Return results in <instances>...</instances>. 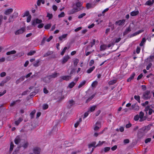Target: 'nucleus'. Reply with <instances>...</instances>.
<instances>
[{
	"instance_id": "nucleus-13",
	"label": "nucleus",
	"mask_w": 154,
	"mask_h": 154,
	"mask_svg": "<svg viewBox=\"0 0 154 154\" xmlns=\"http://www.w3.org/2000/svg\"><path fill=\"white\" fill-rule=\"evenodd\" d=\"M100 127V124L99 122H97L95 125V126L94 128V130L95 131L99 129Z\"/></svg>"
},
{
	"instance_id": "nucleus-4",
	"label": "nucleus",
	"mask_w": 154,
	"mask_h": 154,
	"mask_svg": "<svg viewBox=\"0 0 154 154\" xmlns=\"http://www.w3.org/2000/svg\"><path fill=\"white\" fill-rule=\"evenodd\" d=\"M151 96L150 91H146L143 94V98L145 99H148Z\"/></svg>"
},
{
	"instance_id": "nucleus-53",
	"label": "nucleus",
	"mask_w": 154,
	"mask_h": 154,
	"mask_svg": "<svg viewBox=\"0 0 154 154\" xmlns=\"http://www.w3.org/2000/svg\"><path fill=\"white\" fill-rule=\"evenodd\" d=\"M140 118L139 116L138 115H136L134 117V120L135 121H137Z\"/></svg>"
},
{
	"instance_id": "nucleus-31",
	"label": "nucleus",
	"mask_w": 154,
	"mask_h": 154,
	"mask_svg": "<svg viewBox=\"0 0 154 154\" xmlns=\"http://www.w3.org/2000/svg\"><path fill=\"white\" fill-rule=\"evenodd\" d=\"M153 56H150L146 60V62H151L152 61V60L153 58Z\"/></svg>"
},
{
	"instance_id": "nucleus-42",
	"label": "nucleus",
	"mask_w": 154,
	"mask_h": 154,
	"mask_svg": "<svg viewBox=\"0 0 154 154\" xmlns=\"http://www.w3.org/2000/svg\"><path fill=\"white\" fill-rule=\"evenodd\" d=\"M47 17H48L49 19H51L52 18L53 15L52 14H50L49 13H48L47 14Z\"/></svg>"
},
{
	"instance_id": "nucleus-48",
	"label": "nucleus",
	"mask_w": 154,
	"mask_h": 154,
	"mask_svg": "<svg viewBox=\"0 0 154 154\" xmlns=\"http://www.w3.org/2000/svg\"><path fill=\"white\" fill-rule=\"evenodd\" d=\"M95 95L94 94H93L91 95V96L89 97L86 101V102H87L91 100L92 99H93L94 97L95 96Z\"/></svg>"
},
{
	"instance_id": "nucleus-38",
	"label": "nucleus",
	"mask_w": 154,
	"mask_h": 154,
	"mask_svg": "<svg viewBox=\"0 0 154 154\" xmlns=\"http://www.w3.org/2000/svg\"><path fill=\"white\" fill-rule=\"evenodd\" d=\"M28 145V143L27 142L25 141L23 144V145L22 146L24 148H26L27 147Z\"/></svg>"
},
{
	"instance_id": "nucleus-54",
	"label": "nucleus",
	"mask_w": 154,
	"mask_h": 154,
	"mask_svg": "<svg viewBox=\"0 0 154 154\" xmlns=\"http://www.w3.org/2000/svg\"><path fill=\"white\" fill-rule=\"evenodd\" d=\"M104 141H103L101 142L100 141H99V143L97 145H96V146H99L100 145H103V144L105 143Z\"/></svg>"
},
{
	"instance_id": "nucleus-40",
	"label": "nucleus",
	"mask_w": 154,
	"mask_h": 154,
	"mask_svg": "<svg viewBox=\"0 0 154 154\" xmlns=\"http://www.w3.org/2000/svg\"><path fill=\"white\" fill-rule=\"evenodd\" d=\"M22 120V119L21 118H20L17 121H16L15 122V123L16 125H18Z\"/></svg>"
},
{
	"instance_id": "nucleus-28",
	"label": "nucleus",
	"mask_w": 154,
	"mask_h": 154,
	"mask_svg": "<svg viewBox=\"0 0 154 154\" xmlns=\"http://www.w3.org/2000/svg\"><path fill=\"white\" fill-rule=\"evenodd\" d=\"M135 75V74L134 73H133L130 77L127 79V81L128 82L131 81L134 78Z\"/></svg>"
},
{
	"instance_id": "nucleus-10",
	"label": "nucleus",
	"mask_w": 154,
	"mask_h": 154,
	"mask_svg": "<svg viewBox=\"0 0 154 154\" xmlns=\"http://www.w3.org/2000/svg\"><path fill=\"white\" fill-rule=\"evenodd\" d=\"M125 21V20H119L116 22L115 23L116 24L118 25L119 26H121L124 24V23Z\"/></svg>"
},
{
	"instance_id": "nucleus-22",
	"label": "nucleus",
	"mask_w": 154,
	"mask_h": 154,
	"mask_svg": "<svg viewBox=\"0 0 154 154\" xmlns=\"http://www.w3.org/2000/svg\"><path fill=\"white\" fill-rule=\"evenodd\" d=\"M95 68L94 66H93L88 69L87 71V72L88 73H91Z\"/></svg>"
},
{
	"instance_id": "nucleus-47",
	"label": "nucleus",
	"mask_w": 154,
	"mask_h": 154,
	"mask_svg": "<svg viewBox=\"0 0 154 154\" xmlns=\"http://www.w3.org/2000/svg\"><path fill=\"white\" fill-rule=\"evenodd\" d=\"M48 104H44L43 105L42 108L44 109H46L48 108Z\"/></svg>"
},
{
	"instance_id": "nucleus-43",
	"label": "nucleus",
	"mask_w": 154,
	"mask_h": 154,
	"mask_svg": "<svg viewBox=\"0 0 154 154\" xmlns=\"http://www.w3.org/2000/svg\"><path fill=\"white\" fill-rule=\"evenodd\" d=\"M116 82V80H112L110 81L109 82V85H113L114 84H115Z\"/></svg>"
},
{
	"instance_id": "nucleus-50",
	"label": "nucleus",
	"mask_w": 154,
	"mask_h": 154,
	"mask_svg": "<svg viewBox=\"0 0 154 154\" xmlns=\"http://www.w3.org/2000/svg\"><path fill=\"white\" fill-rule=\"evenodd\" d=\"M65 15V14L64 12H62L61 13L58 15V17L59 18L62 17H64Z\"/></svg>"
},
{
	"instance_id": "nucleus-30",
	"label": "nucleus",
	"mask_w": 154,
	"mask_h": 154,
	"mask_svg": "<svg viewBox=\"0 0 154 154\" xmlns=\"http://www.w3.org/2000/svg\"><path fill=\"white\" fill-rule=\"evenodd\" d=\"M40 62L39 60H37L35 62L33 63V64L34 66L35 67H38L39 66V63Z\"/></svg>"
},
{
	"instance_id": "nucleus-25",
	"label": "nucleus",
	"mask_w": 154,
	"mask_h": 154,
	"mask_svg": "<svg viewBox=\"0 0 154 154\" xmlns=\"http://www.w3.org/2000/svg\"><path fill=\"white\" fill-rule=\"evenodd\" d=\"M96 143L95 142H93L91 144H89L88 147L89 148H90L92 147H95L96 146H96Z\"/></svg>"
},
{
	"instance_id": "nucleus-64",
	"label": "nucleus",
	"mask_w": 154,
	"mask_h": 154,
	"mask_svg": "<svg viewBox=\"0 0 154 154\" xmlns=\"http://www.w3.org/2000/svg\"><path fill=\"white\" fill-rule=\"evenodd\" d=\"M151 140V139L150 138H148L146 139L145 140V142L146 143H148L150 142Z\"/></svg>"
},
{
	"instance_id": "nucleus-26",
	"label": "nucleus",
	"mask_w": 154,
	"mask_h": 154,
	"mask_svg": "<svg viewBox=\"0 0 154 154\" xmlns=\"http://www.w3.org/2000/svg\"><path fill=\"white\" fill-rule=\"evenodd\" d=\"M15 18H16V17H15L13 14L12 15L10 16L9 18V22L10 23L11 22H13Z\"/></svg>"
},
{
	"instance_id": "nucleus-2",
	"label": "nucleus",
	"mask_w": 154,
	"mask_h": 154,
	"mask_svg": "<svg viewBox=\"0 0 154 154\" xmlns=\"http://www.w3.org/2000/svg\"><path fill=\"white\" fill-rule=\"evenodd\" d=\"M53 38V36L51 35L48 38H47V36L46 35L44 36L41 42V44L43 45L45 43V42H49Z\"/></svg>"
},
{
	"instance_id": "nucleus-60",
	"label": "nucleus",
	"mask_w": 154,
	"mask_h": 154,
	"mask_svg": "<svg viewBox=\"0 0 154 154\" xmlns=\"http://www.w3.org/2000/svg\"><path fill=\"white\" fill-rule=\"evenodd\" d=\"M94 63V61L93 60H91L89 63V65L90 66H91Z\"/></svg>"
},
{
	"instance_id": "nucleus-6",
	"label": "nucleus",
	"mask_w": 154,
	"mask_h": 154,
	"mask_svg": "<svg viewBox=\"0 0 154 154\" xmlns=\"http://www.w3.org/2000/svg\"><path fill=\"white\" fill-rule=\"evenodd\" d=\"M69 59L70 57L69 55H67L65 56L61 60V62L62 64H64L66 63Z\"/></svg>"
},
{
	"instance_id": "nucleus-12",
	"label": "nucleus",
	"mask_w": 154,
	"mask_h": 154,
	"mask_svg": "<svg viewBox=\"0 0 154 154\" xmlns=\"http://www.w3.org/2000/svg\"><path fill=\"white\" fill-rule=\"evenodd\" d=\"M12 8H10L6 10L4 12V14L6 15H8L11 14L13 11Z\"/></svg>"
},
{
	"instance_id": "nucleus-49",
	"label": "nucleus",
	"mask_w": 154,
	"mask_h": 154,
	"mask_svg": "<svg viewBox=\"0 0 154 154\" xmlns=\"http://www.w3.org/2000/svg\"><path fill=\"white\" fill-rule=\"evenodd\" d=\"M14 145L13 143V142H11L10 144V151H11L13 150L14 148Z\"/></svg>"
},
{
	"instance_id": "nucleus-57",
	"label": "nucleus",
	"mask_w": 154,
	"mask_h": 154,
	"mask_svg": "<svg viewBox=\"0 0 154 154\" xmlns=\"http://www.w3.org/2000/svg\"><path fill=\"white\" fill-rule=\"evenodd\" d=\"M31 18V15H29L28 16L27 18V22H29L30 21Z\"/></svg>"
},
{
	"instance_id": "nucleus-44",
	"label": "nucleus",
	"mask_w": 154,
	"mask_h": 154,
	"mask_svg": "<svg viewBox=\"0 0 154 154\" xmlns=\"http://www.w3.org/2000/svg\"><path fill=\"white\" fill-rule=\"evenodd\" d=\"M97 82L96 81L94 82L92 84L91 86L92 87H95L97 84Z\"/></svg>"
},
{
	"instance_id": "nucleus-19",
	"label": "nucleus",
	"mask_w": 154,
	"mask_h": 154,
	"mask_svg": "<svg viewBox=\"0 0 154 154\" xmlns=\"http://www.w3.org/2000/svg\"><path fill=\"white\" fill-rule=\"evenodd\" d=\"M154 3V0L151 1L150 0H148L146 2L145 5H151Z\"/></svg>"
},
{
	"instance_id": "nucleus-7",
	"label": "nucleus",
	"mask_w": 154,
	"mask_h": 154,
	"mask_svg": "<svg viewBox=\"0 0 154 154\" xmlns=\"http://www.w3.org/2000/svg\"><path fill=\"white\" fill-rule=\"evenodd\" d=\"M33 153L35 154H40L41 152V149L37 147H34L32 149Z\"/></svg>"
},
{
	"instance_id": "nucleus-61",
	"label": "nucleus",
	"mask_w": 154,
	"mask_h": 154,
	"mask_svg": "<svg viewBox=\"0 0 154 154\" xmlns=\"http://www.w3.org/2000/svg\"><path fill=\"white\" fill-rule=\"evenodd\" d=\"M6 75V73L5 72H2L0 74V76L1 77H3L5 76Z\"/></svg>"
},
{
	"instance_id": "nucleus-21",
	"label": "nucleus",
	"mask_w": 154,
	"mask_h": 154,
	"mask_svg": "<svg viewBox=\"0 0 154 154\" xmlns=\"http://www.w3.org/2000/svg\"><path fill=\"white\" fill-rule=\"evenodd\" d=\"M86 82V81L85 80H83L81 82L78 86V88H80L83 86L85 84Z\"/></svg>"
},
{
	"instance_id": "nucleus-56",
	"label": "nucleus",
	"mask_w": 154,
	"mask_h": 154,
	"mask_svg": "<svg viewBox=\"0 0 154 154\" xmlns=\"http://www.w3.org/2000/svg\"><path fill=\"white\" fill-rule=\"evenodd\" d=\"M142 129L144 131L145 130H148L149 129V126H146L142 128Z\"/></svg>"
},
{
	"instance_id": "nucleus-58",
	"label": "nucleus",
	"mask_w": 154,
	"mask_h": 154,
	"mask_svg": "<svg viewBox=\"0 0 154 154\" xmlns=\"http://www.w3.org/2000/svg\"><path fill=\"white\" fill-rule=\"evenodd\" d=\"M103 131H101V132H100V133H95L94 134V136L95 137H97L98 135L99 134L103 133Z\"/></svg>"
},
{
	"instance_id": "nucleus-63",
	"label": "nucleus",
	"mask_w": 154,
	"mask_h": 154,
	"mask_svg": "<svg viewBox=\"0 0 154 154\" xmlns=\"http://www.w3.org/2000/svg\"><path fill=\"white\" fill-rule=\"evenodd\" d=\"M5 57H3L0 58V63L3 62L5 61Z\"/></svg>"
},
{
	"instance_id": "nucleus-8",
	"label": "nucleus",
	"mask_w": 154,
	"mask_h": 154,
	"mask_svg": "<svg viewBox=\"0 0 154 154\" xmlns=\"http://www.w3.org/2000/svg\"><path fill=\"white\" fill-rule=\"evenodd\" d=\"M26 30L25 28L22 27L15 32V34L17 35L23 33Z\"/></svg>"
},
{
	"instance_id": "nucleus-17",
	"label": "nucleus",
	"mask_w": 154,
	"mask_h": 154,
	"mask_svg": "<svg viewBox=\"0 0 154 154\" xmlns=\"http://www.w3.org/2000/svg\"><path fill=\"white\" fill-rule=\"evenodd\" d=\"M96 107V106H91L88 110V112L91 113V112L94 111Z\"/></svg>"
},
{
	"instance_id": "nucleus-20",
	"label": "nucleus",
	"mask_w": 154,
	"mask_h": 154,
	"mask_svg": "<svg viewBox=\"0 0 154 154\" xmlns=\"http://www.w3.org/2000/svg\"><path fill=\"white\" fill-rule=\"evenodd\" d=\"M95 39H93V41L90 43L89 45L88 46V48H89L92 47L93 45H94L95 44Z\"/></svg>"
},
{
	"instance_id": "nucleus-41",
	"label": "nucleus",
	"mask_w": 154,
	"mask_h": 154,
	"mask_svg": "<svg viewBox=\"0 0 154 154\" xmlns=\"http://www.w3.org/2000/svg\"><path fill=\"white\" fill-rule=\"evenodd\" d=\"M35 53V51H32L29 52L28 53L27 55H28L31 56L34 54Z\"/></svg>"
},
{
	"instance_id": "nucleus-9",
	"label": "nucleus",
	"mask_w": 154,
	"mask_h": 154,
	"mask_svg": "<svg viewBox=\"0 0 154 154\" xmlns=\"http://www.w3.org/2000/svg\"><path fill=\"white\" fill-rule=\"evenodd\" d=\"M144 114L142 112H140L139 114V116L140 117V121L142 122L145 120L146 119V118L144 116Z\"/></svg>"
},
{
	"instance_id": "nucleus-62",
	"label": "nucleus",
	"mask_w": 154,
	"mask_h": 154,
	"mask_svg": "<svg viewBox=\"0 0 154 154\" xmlns=\"http://www.w3.org/2000/svg\"><path fill=\"white\" fill-rule=\"evenodd\" d=\"M152 65V63H149L148 65L146 67V69L147 70H149V69L150 67Z\"/></svg>"
},
{
	"instance_id": "nucleus-14",
	"label": "nucleus",
	"mask_w": 154,
	"mask_h": 154,
	"mask_svg": "<svg viewBox=\"0 0 154 154\" xmlns=\"http://www.w3.org/2000/svg\"><path fill=\"white\" fill-rule=\"evenodd\" d=\"M143 31L144 30H142V29L140 30H139V31H137V32H136L135 33H134L132 34H131V35L130 37H133L134 36H135V35H137L139 34L140 33L143 32Z\"/></svg>"
},
{
	"instance_id": "nucleus-35",
	"label": "nucleus",
	"mask_w": 154,
	"mask_h": 154,
	"mask_svg": "<svg viewBox=\"0 0 154 154\" xmlns=\"http://www.w3.org/2000/svg\"><path fill=\"white\" fill-rule=\"evenodd\" d=\"M67 34H64L59 37V39L60 40H62L63 38H65L67 36Z\"/></svg>"
},
{
	"instance_id": "nucleus-34",
	"label": "nucleus",
	"mask_w": 154,
	"mask_h": 154,
	"mask_svg": "<svg viewBox=\"0 0 154 154\" xmlns=\"http://www.w3.org/2000/svg\"><path fill=\"white\" fill-rule=\"evenodd\" d=\"M134 99L136 100L138 103H140V97L138 95H135L134 96Z\"/></svg>"
},
{
	"instance_id": "nucleus-46",
	"label": "nucleus",
	"mask_w": 154,
	"mask_h": 154,
	"mask_svg": "<svg viewBox=\"0 0 154 154\" xmlns=\"http://www.w3.org/2000/svg\"><path fill=\"white\" fill-rule=\"evenodd\" d=\"M29 14V12L28 11H26L24 13L23 15V17H24L26 16H28Z\"/></svg>"
},
{
	"instance_id": "nucleus-5",
	"label": "nucleus",
	"mask_w": 154,
	"mask_h": 154,
	"mask_svg": "<svg viewBox=\"0 0 154 154\" xmlns=\"http://www.w3.org/2000/svg\"><path fill=\"white\" fill-rule=\"evenodd\" d=\"M131 109L135 111H138L140 109V107L137 103L132 104L131 106Z\"/></svg>"
},
{
	"instance_id": "nucleus-29",
	"label": "nucleus",
	"mask_w": 154,
	"mask_h": 154,
	"mask_svg": "<svg viewBox=\"0 0 154 154\" xmlns=\"http://www.w3.org/2000/svg\"><path fill=\"white\" fill-rule=\"evenodd\" d=\"M146 110H149L148 113L149 115H151L153 112V110L151 108H149L148 107H146Z\"/></svg>"
},
{
	"instance_id": "nucleus-37",
	"label": "nucleus",
	"mask_w": 154,
	"mask_h": 154,
	"mask_svg": "<svg viewBox=\"0 0 154 154\" xmlns=\"http://www.w3.org/2000/svg\"><path fill=\"white\" fill-rule=\"evenodd\" d=\"M146 40L145 38H142L141 42L140 43V46H142L143 45L144 43L146 42Z\"/></svg>"
},
{
	"instance_id": "nucleus-27",
	"label": "nucleus",
	"mask_w": 154,
	"mask_h": 154,
	"mask_svg": "<svg viewBox=\"0 0 154 154\" xmlns=\"http://www.w3.org/2000/svg\"><path fill=\"white\" fill-rule=\"evenodd\" d=\"M139 11H133L131 13V16H134L137 15Z\"/></svg>"
},
{
	"instance_id": "nucleus-36",
	"label": "nucleus",
	"mask_w": 154,
	"mask_h": 154,
	"mask_svg": "<svg viewBox=\"0 0 154 154\" xmlns=\"http://www.w3.org/2000/svg\"><path fill=\"white\" fill-rule=\"evenodd\" d=\"M51 26V23L48 24L46 25L45 26L44 28L45 29H49Z\"/></svg>"
},
{
	"instance_id": "nucleus-52",
	"label": "nucleus",
	"mask_w": 154,
	"mask_h": 154,
	"mask_svg": "<svg viewBox=\"0 0 154 154\" xmlns=\"http://www.w3.org/2000/svg\"><path fill=\"white\" fill-rule=\"evenodd\" d=\"M79 62V60L78 59H75L74 61V65L75 66H76Z\"/></svg>"
},
{
	"instance_id": "nucleus-3",
	"label": "nucleus",
	"mask_w": 154,
	"mask_h": 154,
	"mask_svg": "<svg viewBox=\"0 0 154 154\" xmlns=\"http://www.w3.org/2000/svg\"><path fill=\"white\" fill-rule=\"evenodd\" d=\"M82 4L81 2H78L76 4V6L78 8H76L75 9H73L72 10L74 11H73V13H72V14H73L75 12H76L78 11H79L81 9H82L83 7H82Z\"/></svg>"
},
{
	"instance_id": "nucleus-11",
	"label": "nucleus",
	"mask_w": 154,
	"mask_h": 154,
	"mask_svg": "<svg viewBox=\"0 0 154 154\" xmlns=\"http://www.w3.org/2000/svg\"><path fill=\"white\" fill-rule=\"evenodd\" d=\"M61 79L66 81H68L71 79V76L69 75H64L60 77Z\"/></svg>"
},
{
	"instance_id": "nucleus-39",
	"label": "nucleus",
	"mask_w": 154,
	"mask_h": 154,
	"mask_svg": "<svg viewBox=\"0 0 154 154\" xmlns=\"http://www.w3.org/2000/svg\"><path fill=\"white\" fill-rule=\"evenodd\" d=\"M16 51L14 50H13L10 51L8 52L7 53V55H9L11 54H13L16 53Z\"/></svg>"
},
{
	"instance_id": "nucleus-45",
	"label": "nucleus",
	"mask_w": 154,
	"mask_h": 154,
	"mask_svg": "<svg viewBox=\"0 0 154 154\" xmlns=\"http://www.w3.org/2000/svg\"><path fill=\"white\" fill-rule=\"evenodd\" d=\"M92 5L89 3L87 4L86 5V7L87 9H89L92 8Z\"/></svg>"
},
{
	"instance_id": "nucleus-18",
	"label": "nucleus",
	"mask_w": 154,
	"mask_h": 154,
	"mask_svg": "<svg viewBox=\"0 0 154 154\" xmlns=\"http://www.w3.org/2000/svg\"><path fill=\"white\" fill-rule=\"evenodd\" d=\"M21 141L20 138L19 136H17L15 138L14 142L15 144H18Z\"/></svg>"
},
{
	"instance_id": "nucleus-15",
	"label": "nucleus",
	"mask_w": 154,
	"mask_h": 154,
	"mask_svg": "<svg viewBox=\"0 0 154 154\" xmlns=\"http://www.w3.org/2000/svg\"><path fill=\"white\" fill-rule=\"evenodd\" d=\"M131 31V28L130 27V26L128 27V28H127L124 31L123 33V34L124 35L127 34L129 32H130Z\"/></svg>"
},
{
	"instance_id": "nucleus-33",
	"label": "nucleus",
	"mask_w": 154,
	"mask_h": 154,
	"mask_svg": "<svg viewBox=\"0 0 154 154\" xmlns=\"http://www.w3.org/2000/svg\"><path fill=\"white\" fill-rule=\"evenodd\" d=\"M14 55L8 56L7 57V60L8 61L12 60L14 59Z\"/></svg>"
},
{
	"instance_id": "nucleus-16",
	"label": "nucleus",
	"mask_w": 154,
	"mask_h": 154,
	"mask_svg": "<svg viewBox=\"0 0 154 154\" xmlns=\"http://www.w3.org/2000/svg\"><path fill=\"white\" fill-rule=\"evenodd\" d=\"M51 79L49 76L44 78L43 79V81L45 83H49Z\"/></svg>"
},
{
	"instance_id": "nucleus-23",
	"label": "nucleus",
	"mask_w": 154,
	"mask_h": 154,
	"mask_svg": "<svg viewBox=\"0 0 154 154\" xmlns=\"http://www.w3.org/2000/svg\"><path fill=\"white\" fill-rule=\"evenodd\" d=\"M59 75V74L56 72H55L52 75H49L51 79L52 78H54L57 77L58 75Z\"/></svg>"
},
{
	"instance_id": "nucleus-55",
	"label": "nucleus",
	"mask_w": 154,
	"mask_h": 154,
	"mask_svg": "<svg viewBox=\"0 0 154 154\" xmlns=\"http://www.w3.org/2000/svg\"><path fill=\"white\" fill-rule=\"evenodd\" d=\"M7 82V81H5V80H3L2 81L1 83H0V86H3L4 84Z\"/></svg>"
},
{
	"instance_id": "nucleus-32",
	"label": "nucleus",
	"mask_w": 154,
	"mask_h": 154,
	"mask_svg": "<svg viewBox=\"0 0 154 154\" xmlns=\"http://www.w3.org/2000/svg\"><path fill=\"white\" fill-rule=\"evenodd\" d=\"M82 121V119L81 118L79 119V120L77 121L76 122L75 124L74 127L75 128H77L79 125L80 123Z\"/></svg>"
},
{
	"instance_id": "nucleus-51",
	"label": "nucleus",
	"mask_w": 154,
	"mask_h": 154,
	"mask_svg": "<svg viewBox=\"0 0 154 154\" xmlns=\"http://www.w3.org/2000/svg\"><path fill=\"white\" fill-rule=\"evenodd\" d=\"M86 15V14L85 13H82L78 17V18L79 19L82 18L83 17Z\"/></svg>"
},
{
	"instance_id": "nucleus-24",
	"label": "nucleus",
	"mask_w": 154,
	"mask_h": 154,
	"mask_svg": "<svg viewBox=\"0 0 154 154\" xmlns=\"http://www.w3.org/2000/svg\"><path fill=\"white\" fill-rule=\"evenodd\" d=\"M76 84V82H72L69 84V85L68 86V87L70 88H71L74 86V85H75Z\"/></svg>"
},
{
	"instance_id": "nucleus-1",
	"label": "nucleus",
	"mask_w": 154,
	"mask_h": 154,
	"mask_svg": "<svg viewBox=\"0 0 154 154\" xmlns=\"http://www.w3.org/2000/svg\"><path fill=\"white\" fill-rule=\"evenodd\" d=\"M42 21L41 19H39L38 18H36L32 21V25L35 26L37 24H39L37 27L38 28L41 29L42 28L44 24L42 23Z\"/></svg>"
},
{
	"instance_id": "nucleus-59",
	"label": "nucleus",
	"mask_w": 154,
	"mask_h": 154,
	"mask_svg": "<svg viewBox=\"0 0 154 154\" xmlns=\"http://www.w3.org/2000/svg\"><path fill=\"white\" fill-rule=\"evenodd\" d=\"M69 104L70 106H72L74 103V102L73 100H71L69 101Z\"/></svg>"
}]
</instances>
